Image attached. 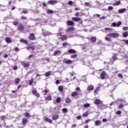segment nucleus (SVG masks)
<instances>
[{
  "label": "nucleus",
  "instance_id": "nucleus-1",
  "mask_svg": "<svg viewBox=\"0 0 128 128\" xmlns=\"http://www.w3.org/2000/svg\"><path fill=\"white\" fill-rule=\"evenodd\" d=\"M106 36H109L110 38H118V34L111 33L107 34Z\"/></svg>",
  "mask_w": 128,
  "mask_h": 128
},
{
  "label": "nucleus",
  "instance_id": "nucleus-2",
  "mask_svg": "<svg viewBox=\"0 0 128 128\" xmlns=\"http://www.w3.org/2000/svg\"><path fill=\"white\" fill-rule=\"evenodd\" d=\"M106 76V72L103 71L100 75V78L101 80H105Z\"/></svg>",
  "mask_w": 128,
  "mask_h": 128
},
{
  "label": "nucleus",
  "instance_id": "nucleus-3",
  "mask_svg": "<svg viewBox=\"0 0 128 128\" xmlns=\"http://www.w3.org/2000/svg\"><path fill=\"white\" fill-rule=\"evenodd\" d=\"M32 94H34L35 96H36L37 98H40V94L38 92V91H36V90H32Z\"/></svg>",
  "mask_w": 128,
  "mask_h": 128
},
{
  "label": "nucleus",
  "instance_id": "nucleus-4",
  "mask_svg": "<svg viewBox=\"0 0 128 128\" xmlns=\"http://www.w3.org/2000/svg\"><path fill=\"white\" fill-rule=\"evenodd\" d=\"M62 62L64 64H70L72 62V61L70 60H68L67 58H64L62 60Z\"/></svg>",
  "mask_w": 128,
  "mask_h": 128
},
{
  "label": "nucleus",
  "instance_id": "nucleus-5",
  "mask_svg": "<svg viewBox=\"0 0 128 128\" xmlns=\"http://www.w3.org/2000/svg\"><path fill=\"white\" fill-rule=\"evenodd\" d=\"M67 26H74V22L72 20H68L66 22Z\"/></svg>",
  "mask_w": 128,
  "mask_h": 128
},
{
  "label": "nucleus",
  "instance_id": "nucleus-6",
  "mask_svg": "<svg viewBox=\"0 0 128 128\" xmlns=\"http://www.w3.org/2000/svg\"><path fill=\"white\" fill-rule=\"evenodd\" d=\"M74 27L71 26L69 27L66 30V32H74Z\"/></svg>",
  "mask_w": 128,
  "mask_h": 128
},
{
  "label": "nucleus",
  "instance_id": "nucleus-7",
  "mask_svg": "<svg viewBox=\"0 0 128 128\" xmlns=\"http://www.w3.org/2000/svg\"><path fill=\"white\" fill-rule=\"evenodd\" d=\"M57 2H58V1L56 0H50L48 1V4H52V6H54V4H56Z\"/></svg>",
  "mask_w": 128,
  "mask_h": 128
},
{
  "label": "nucleus",
  "instance_id": "nucleus-8",
  "mask_svg": "<svg viewBox=\"0 0 128 128\" xmlns=\"http://www.w3.org/2000/svg\"><path fill=\"white\" fill-rule=\"evenodd\" d=\"M60 38L62 42H64V40H68V36L66 35H62Z\"/></svg>",
  "mask_w": 128,
  "mask_h": 128
},
{
  "label": "nucleus",
  "instance_id": "nucleus-9",
  "mask_svg": "<svg viewBox=\"0 0 128 128\" xmlns=\"http://www.w3.org/2000/svg\"><path fill=\"white\" fill-rule=\"evenodd\" d=\"M21 64L24 68H28L30 66V64L28 63H26V62H21Z\"/></svg>",
  "mask_w": 128,
  "mask_h": 128
},
{
  "label": "nucleus",
  "instance_id": "nucleus-10",
  "mask_svg": "<svg viewBox=\"0 0 128 128\" xmlns=\"http://www.w3.org/2000/svg\"><path fill=\"white\" fill-rule=\"evenodd\" d=\"M5 40H6V42H7V44H10V42H12V38H10L8 37H6L5 38Z\"/></svg>",
  "mask_w": 128,
  "mask_h": 128
},
{
  "label": "nucleus",
  "instance_id": "nucleus-11",
  "mask_svg": "<svg viewBox=\"0 0 128 128\" xmlns=\"http://www.w3.org/2000/svg\"><path fill=\"white\" fill-rule=\"evenodd\" d=\"M44 120H45V122H49V124L52 123V120L48 118V117L44 118Z\"/></svg>",
  "mask_w": 128,
  "mask_h": 128
},
{
  "label": "nucleus",
  "instance_id": "nucleus-12",
  "mask_svg": "<svg viewBox=\"0 0 128 128\" xmlns=\"http://www.w3.org/2000/svg\"><path fill=\"white\" fill-rule=\"evenodd\" d=\"M18 30L20 32H22L24 30V27L22 25H18Z\"/></svg>",
  "mask_w": 128,
  "mask_h": 128
},
{
  "label": "nucleus",
  "instance_id": "nucleus-13",
  "mask_svg": "<svg viewBox=\"0 0 128 128\" xmlns=\"http://www.w3.org/2000/svg\"><path fill=\"white\" fill-rule=\"evenodd\" d=\"M94 102L95 104H100L102 103V101L100 99H96L94 100Z\"/></svg>",
  "mask_w": 128,
  "mask_h": 128
},
{
  "label": "nucleus",
  "instance_id": "nucleus-14",
  "mask_svg": "<svg viewBox=\"0 0 128 128\" xmlns=\"http://www.w3.org/2000/svg\"><path fill=\"white\" fill-rule=\"evenodd\" d=\"M118 54L114 53L113 54V55L112 56V58L114 60H118Z\"/></svg>",
  "mask_w": 128,
  "mask_h": 128
},
{
  "label": "nucleus",
  "instance_id": "nucleus-15",
  "mask_svg": "<svg viewBox=\"0 0 128 128\" xmlns=\"http://www.w3.org/2000/svg\"><path fill=\"white\" fill-rule=\"evenodd\" d=\"M28 39L30 40H34V34H30V37H28Z\"/></svg>",
  "mask_w": 128,
  "mask_h": 128
},
{
  "label": "nucleus",
  "instance_id": "nucleus-16",
  "mask_svg": "<svg viewBox=\"0 0 128 128\" xmlns=\"http://www.w3.org/2000/svg\"><path fill=\"white\" fill-rule=\"evenodd\" d=\"M126 8H124L122 9H119L118 10V12H119L120 14H122L124 12H126Z\"/></svg>",
  "mask_w": 128,
  "mask_h": 128
},
{
  "label": "nucleus",
  "instance_id": "nucleus-17",
  "mask_svg": "<svg viewBox=\"0 0 128 128\" xmlns=\"http://www.w3.org/2000/svg\"><path fill=\"white\" fill-rule=\"evenodd\" d=\"M72 20H74V22H80V18H76V17H73L72 18Z\"/></svg>",
  "mask_w": 128,
  "mask_h": 128
},
{
  "label": "nucleus",
  "instance_id": "nucleus-18",
  "mask_svg": "<svg viewBox=\"0 0 128 128\" xmlns=\"http://www.w3.org/2000/svg\"><path fill=\"white\" fill-rule=\"evenodd\" d=\"M60 50H56L54 53V56H56L57 54H60Z\"/></svg>",
  "mask_w": 128,
  "mask_h": 128
},
{
  "label": "nucleus",
  "instance_id": "nucleus-19",
  "mask_svg": "<svg viewBox=\"0 0 128 128\" xmlns=\"http://www.w3.org/2000/svg\"><path fill=\"white\" fill-rule=\"evenodd\" d=\"M94 86H88L87 88V90H94Z\"/></svg>",
  "mask_w": 128,
  "mask_h": 128
},
{
  "label": "nucleus",
  "instance_id": "nucleus-20",
  "mask_svg": "<svg viewBox=\"0 0 128 128\" xmlns=\"http://www.w3.org/2000/svg\"><path fill=\"white\" fill-rule=\"evenodd\" d=\"M68 52L70 54H76V51L74 50L70 49L68 50Z\"/></svg>",
  "mask_w": 128,
  "mask_h": 128
},
{
  "label": "nucleus",
  "instance_id": "nucleus-21",
  "mask_svg": "<svg viewBox=\"0 0 128 128\" xmlns=\"http://www.w3.org/2000/svg\"><path fill=\"white\" fill-rule=\"evenodd\" d=\"M20 82V80L18 78H16L14 80V84H18Z\"/></svg>",
  "mask_w": 128,
  "mask_h": 128
},
{
  "label": "nucleus",
  "instance_id": "nucleus-22",
  "mask_svg": "<svg viewBox=\"0 0 128 128\" xmlns=\"http://www.w3.org/2000/svg\"><path fill=\"white\" fill-rule=\"evenodd\" d=\"M58 118V115H54L52 117V120H56Z\"/></svg>",
  "mask_w": 128,
  "mask_h": 128
},
{
  "label": "nucleus",
  "instance_id": "nucleus-23",
  "mask_svg": "<svg viewBox=\"0 0 128 128\" xmlns=\"http://www.w3.org/2000/svg\"><path fill=\"white\" fill-rule=\"evenodd\" d=\"M92 42H96V38L94 36L90 38Z\"/></svg>",
  "mask_w": 128,
  "mask_h": 128
},
{
  "label": "nucleus",
  "instance_id": "nucleus-24",
  "mask_svg": "<svg viewBox=\"0 0 128 128\" xmlns=\"http://www.w3.org/2000/svg\"><path fill=\"white\" fill-rule=\"evenodd\" d=\"M101 122L100 120H96L95 122V126H100Z\"/></svg>",
  "mask_w": 128,
  "mask_h": 128
},
{
  "label": "nucleus",
  "instance_id": "nucleus-25",
  "mask_svg": "<svg viewBox=\"0 0 128 128\" xmlns=\"http://www.w3.org/2000/svg\"><path fill=\"white\" fill-rule=\"evenodd\" d=\"M26 122H28V118H24L22 120V124H26Z\"/></svg>",
  "mask_w": 128,
  "mask_h": 128
},
{
  "label": "nucleus",
  "instance_id": "nucleus-26",
  "mask_svg": "<svg viewBox=\"0 0 128 128\" xmlns=\"http://www.w3.org/2000/svg\"><path fill=\"white\" fill-rule=\"evenodd\" d=\"M52 34L50 32H44L43 33L44 36H50Z\"/></svg>",
  "mask_w": 128,
  "mask_h": 128
},
{
  "label": "nucleus",
  "instance_id": "nucleus-27",
  "mask_svg": "<svg viewBox=\"0 0 128 128\" xmlns=\"http://www.w3.org/2000/svg\"><path fill=\"white\" fill-rule=\"evenodd\" d=\"M20 42H23V44H28V41L26 40H24V39H20Z\"/></svg>",
  "mask_w": 128,
  "mask_h": 128
},
{
  "label": "nucleus",
  "instance_id": "nucleus-28",
  "mask_svg": "<svg viewBox=\"0 0 128 128\" xmlns=\"http://www.w3.org/2000/svg\"><path fill=\"white\" fill-rule=\"evenodd\" d=\"M128 32H126L124 33H123L122 36H124V38H128Z\"/></svg>",
  "mask_w": 128,
  "mask_h": 128
},
{
  "label": "nucleus",
  "instance_id": "nucleus-29",
  "mask_svg": "<svg viewBox=\"0 0 128 128\" xmlns=\"http://www.w3.org/2000/svg\"><path fill=\"white\" fill-rule=\"evenodd\" d=\"M45 76H46V78H48V76H50V72H46L44 74Z\"/></svg>",
  "mask_w": 128,
  "mask_h": 128
},
{
  "label": "nucleus",
  "instance_id": "nucleus-30",
  "mask_svg": "<svg viewBox=\"0 0 128 128\" xmlns=\"http://www.w3.org/2000/svg\"><path fill=\"white\" fill-rule=\"evenodd\" d=\"M34 83V79H31L29 80L28 84L29 86H32Z\"/></svg>",
  "mask_w": 128,
  "mask_h": 128
},
{
  "label": "nucleus",
  "instance_id": "nucleus-31",
  "mask_svg": "<svg viewBox=\"0 0 128 128\" xmlns=\"http://www.w3.org/2000/svg\"><path fill=\"white\" fill-rule=\"evenodd\" d=\"M24 116L26 118H30V114L28 112H26Z\"/></svg>",
  "mask_w": 128,
  "mask_h": 128
},
{
  "label": "nucleus",
  "instance_id": "nucleus-32",
  "mask_svg": "<svg viewBox=\"0 0 128 128\" xmlns=\"http://www.w3.org/2000/svg\"><path fill=\"white\" fill-rule=\"evenodd\" d=\"M70 57H71L72 58H78V54H74L73 55H72L70 56Z\"/></svg>",
  "mask_w": 128,
  "mask_h": 128
},
{
  "label": "nucleus",
  "instance_id": "nucleus-33",
  "mask_svg": "<svg viewBox=\"0 0 128 128\" xmlns=\"http://www.w3.org/2000/svg\"><path fill=\"white\" fill-rule=\"evenodd\" d=\"M47 14H54V10H48L46 11Z\"/></svg>",
  "mask_w": 128,
  "mask_h": 128
},
{
  "label": "nucleus",
  "instance_id": "nucleus-34",
  "mask_svg": "<svg viewBox=\"0 0 128 128\" xmlns=\"http://www.w3.org/2000/svg\"><path fill=\"white\" fill-rule=\"evenodd\" d=\"M60 100H62V98H57L56 99V102H58V104H59V102H60Z\"/></svg>",
  "mask_w": 128,
  "mask_h": 128
},
{
  "label": "nucleus",
  "instance_id": "nucleus-35",
  "mask_svg": "<svg viewBox=\"0 0 128 128\" xmlns=\"http://www.w3.org/2000/svg\"><path fill=\"white\" fill-rule=\"evenodd\" d=\"M72 96H78V92H74L71 94Z\"/></svg>",
  "mask_w": 128,
  "mask_h": 128
},
{
  "label": "nucleus",
  "instance_id": "nucleus-36",
  "mask_svg": "<svg viewBox=\"0 0 128 128\" xmlns=\"http://www.w3.org/2000/svg\"><path fill=\"white\" fill-rule=\"evenodd\" d=\"M122 100H124L122 99H118L116 101V102H118V104H122Z\"/></svg>",
  "mask_w": 128,
  "mask_h": 128
},
{
  "label": "nucleus",
  "instance_id": "nucleus-37",
  "mask_svg": "<svg viewBox=\"0 0 128 128\" xmlns=\"http://www.w3.org/2000/svg\"><path fill=\"white\" fill-rule=\"evenodd\" d=\"M120 0L116 1V2L114 3V5H115V6H120Z\"/></svg>",
  "mask_w": 128,
  "mask_h": 128
},
{
  "label": "nucleus",
  "instance_id": "nucleus-38",
  "mask_svg": "<svg viewBox=\"0 0 128 128\" xmlns=\"http://www.w3.org/2000/svg\"><path fill=\"white\" fill-rule=\"evenodd\" d=\"M58 88L59 92H63L64 90V88H62V86H60Z\"/></svg>",
  "mask_w": 128,
  "mask_h": 128
},
{
  "label": "nucleus",
  "instance_id": "nucleus-39",
  "mask_svg": "<svg viewBox=\"0 0 128 128\" xmlns=\"http://www.w3.org/2000/svg\"><path fill=\"white\" fill-rule=\"evenodd\" d=\"M66 104H70V98H67L66 100Z\"/></svg>",
  "mask_w": 128,
  "mask_h": 128
},
{
  "label": "nucleus",
  "instance_id": "nucleus-40",
  "mask_svg": "<svg viewBox=\"0 0 128 128\" xmlns=\"http://www.w3.org/2000/svg\"><path fill=\"white\" fill-rule=\"evenodd\" d=\"M88 116V112H86L82 114V116H84V117H86V116Z\"/></svg>",
  "mask_w": 128,
  "mask_h": 128
},
{
  "label": "nucleus",
  "instance_id": "nucleus-41",
  "mask_svg": "<svg viewBox=\"0 0 128 128\" xmlns=\"http://www.w3.org/2000/svg\"><path fill=\"white\" fill-rule=\"evenodd\" d=\"M105 40H106V42H110L112 40V38L108 37L105 38Z\"/></svg>",
  "mask_w": 128,
  "mask_h": 128
},
{
  "label": "nucleus",
  "instance_id": "nucleus-42",
  "mask_svg": "<svg viewBox=\"0 0 128 128\" xmlns=\"http://www.w3.org/2000/svg\"><path fill=\"white\" fill-rule=\"evenodd\" d=\"M100 108H104V104L101 102L100 104Z\"/></svg>",
  "mask_w": 128,
  "mask_h": 128
},
{
  "label": "nucleus",
  "instance_id": "nucleus-43",
  "mask_svg": "<svg viewBox=\"0 0 128 128\" xmlns=\"http://www.w3.org/2000/svg\"><path fill=\"white\" fill-rule=\"evenodd\" d=\"M64 114H66V112H68V109L64 108L62 110Z\"/></svg>",
  "mask_w": 128,
  "mask_h": 128
},
{
  "label": "nucleus",
  "instance_id": "nucleus-44",
  "mask_svg": "<svg viewBox=\"0 0 128 128\" xmlns=\"http://www.w3.org/2000/svg\"><path fill=\"white\" fill-rule=\"evenodd\" d=\"M120 26H122V22L119 21L117 22V28H118Z\"/></svg>",
  "mask_w": 128,
  "mask_h": 128
},
{
  "label": "nucleus",
  "instance_id": "nucleus-45",
  "mask_svg": "<svg viewBox=\"0 0 128 128\" xmlns=\"http://www.w3.org/2000/svg\"><path fill=\"white\" fill-rule=\"evenodd\" d=\"M84 4L86 6L90 7V2H86Z\"/></svg>",
  "mask_w": 128,
  "mask_h": 128
},
{
  "label": "nucleus",
  "instance_id": "nucleus-46",
  "mask_svg": "<svg viewBox=\"0 0 128 128\" xmlns=\"http://www.w3.org/2000/svg\"><path fill=\"white\" fill-rule=\"evenodd\" d=\"M98 90H100V88L98 87V88L94 90V94H96V92H98Z\"/></svg>",
  "mask_w": 128,
  "mask_h": 128
},
{
  "label": "nucleus",
  "instance_id": "nucleus-47",
  "mask_svg": "<svg viewBox=\"0 0 128 128\" xmlns=\"http://www.w3.org/2000/svg\"><path fill=\"white\" fill-rule=\"evenodd\" d=\"M20 18H21V20H28V17L26 16H22Z\"/></svg>",
  "mask_w": 128,
  "mask_h": 128
},
{
  "label": "nucleus",
  "instance_id": "nucleus-48",
  "mask_svg": "<svg viewBox=\"0 0 128 128\" xmlns=\"http://www.w3.org/2000/svg\"><path fill=\"white\" fill-rule=\"evenodd\" d=\"M13 24H14V26H18V22H17V21L13 22Z\"/></svg>",
  "mask_w": 128,
  "mask_h": 128
},
{
  "label": "nucleus",
  "instance_id": "nucleus-49",
  "mask_svg": "<svg viewBox=\"0 0 128 128\" xmlns=\"http://www.w3.org/2000/svg\"><path fill=\"white\" fill-rule=\"evenodd\" d=\"M52 100V96H49L47 98H46V100Z\"/></svg>",
  "mask_w": 128,
  "mask_h": 128
},
{
  "label": "nucleus",
  "instance_id": "nucleus-50",
  "mask_svg": "<svg viewBox=\"0 0 128 128\" xmlns=\"http://www.w3.org/2000/svg\"><path fill=\"white\" fill-rule=\"evenodd\" d=\"M90 104H84V108H88L90 106Z\"/></svg>",
  "mask_w": 128,
  "mask_h": 128
},
{
  "label": "nucleus",
  "instance_id": "nucleus-51",
  "mask_svg": "<svg viewBox=\"0 0 128 128\" xmlns=\"http://www.w3.org/2000/svg\"><path fill=\"white\" fill-rule=\"evenodd\" d=\"M108 10H114V7L112 6H109L108 7Z\"/></svg>",
  "mask_w": 128,
  "mask_h": 128
},
{
  "label": "nucleus",
  "instance_id": "nucleus-52",
  "mask_svg": "<svg viewBox=\"0 0 128 128\" xmlns=\"http://www.w3.org/2000/svg\"><path fill=\"white\" fill-rule=\"evenodd\" d=\"M118 108H124V104H120L118 106Z\"/></svg>",
  "mask_w": 128,
  "mask_h": 128
},
{
  "label": "nucleus",
  "instance_id": "nucleus-53",
  "mask_svg": "<svg viewBox=\"0 0 128 128\" xmlns=\"http://www.w3.org/2000/svg\"><path fill=\"white\" fill-rule=\"evenodd\" d=\"M122 42H124L126 44H128V40H122Z\"/></svg>",
  "mask_w": 128,
  "mask_h": 128
},
{
  "label": "nucleus",
  "instance_id": "nucleus-54",
  "mask_svg": "<svg viewBox=\"0 0 128 128\" xmlns=\"http://www.w3.org/2000/svg\"><path fill=\"white\" fill-rule=\"evenodd\" d=\"M23 14H28V11L26 10H24L22 12Z\"/></svg>",
  "mask_w": 128,
  "mask_h": 128
},
{
  "label": "nucleus",
  "instance_id": "nucleus-55",
  "mask_svg": "<svg viewBox=\"0 0 128 128\" xmlns=\"http://www.w3.org/2000/svg\"><path fill=\"white\" fill-rule=\"evenodd\" d=\"M14 50L16 52H20V49L18 47H15Z\"/></svg>",
  "mask_w": 128,
  "mask_h": 128
},
{
  "label": "nucleus",
  "instance_id": "nucleus-56",
  "mask_svg": "<svg viewBox=\"0 0 128 128\" xmlns=\"http://www.w3.org/2000/svg\"><path fill=\"white\" fill-rule=\"evenodd\" d=\"M56 34V36H62V32L58 33Z\"/></svg>",
  "mask_w": 128,
  "mask_h": 128
},
{
  "label": "nucleus",
  "instance_id": "nucleus-57",
  "mask_svg": "<svg viewBox=\"0 0 128 128\" xmlns=\"http://www.w3.org/2000/svg\"><path fill=\"white\" fill-rule=\"evenodd\" d=\"M118 77L120 78H122V74H118Z\"/></svg>",
  "mask_w": 128,
  "mask_h": 128
},
{
  "label": "nucleus",
  "instance_id": "nucleus-58",
  "mask_svg": "<svg viewBox=\"0 0 128 128\" xmlns=\"http://www.w3.org/2000/svg\"><path fill=\"white\" fill-rule=\"evenodd\" d=\"M116 114H122V111L118 110V111L116 112Z\"/></svg>",
  "mask_w": 128,
  "mask_h": 128
},
{
  "label": "nucleus",
  "instance_id": "nucleus-59",
  "mask_svg": "<svg viewBox=\"0 0 128 128\" xmlns=\"http://www.w3.org/2000/svg\"><path fill=\"white\" fill-rule=\"evenodd\" d=\"M112 26L114 27L117 26V24L116 22H113L112 23Z\"/></svg>",
  "mask_w": 128,
  "mask_h": 128
},
{
  "label": "nucleus",
  "instance_id": "nucleus-60",
  "mask_svg": "<svg viewBox=\"0 0 128 128\" xmlns=\"http://www.w3.org/2000/svg\"><path fill=\"white\" fill-rule=\"evenodd\" d=\"M73 2L72 1H69L68 2V4H69V6H72V4Z\"/></svg>",
  "mask_w": 128,
  "mask_h": 128
},
{
  "label": "nucleus",
  "instance_id": "nucleus-61",
  "mask_svg": "<svg viewBox=\"0 0 128 128\" xmlns=\"http://www.w3.org/2000/svg\"><path fill=\"white\" fill-rule=\"evenodd\" d=\"M122 30H128V27H124V28H122Z\"/></svg>",
  "mask_w": 128,
  "mask_h": 128
},
{
  "label": "nucleus",
  "instance_id": "nucleus-62",
  "mask_svg": "<svg viewBox=\"0 0 128 128\" xmlns=\"http://www.w3.org/2000/svg\"><path fill=\"white\" fill-rule=\"evenodd\" d=\"M76 118H77V120H82V116H78L76 117Z\"/></svg>",
  "mask_w": 128,
  "mask_h": 128
},
{
  "label": "nucleus",
  "instance_id": "nucleus-63",
  "mask_svg": "<svg viewBox=\"0 0 128 128\" xmlns=\"http://www.w3.org/2000/svg\"><path fill=\"white\" fill-rule=\"evenodd\" d=\"M62 30H64V28H59L58 32H62Z\"/></svg>",
  "mask_w": 128,
  "mask_h": 128
},
{
  "label": "nucleus",
  "instance_id": "nucleus-64",
  "mask_svg": "<svg viewBox=\"0 0 128 128\" xmlns=\"http://www.w3.org/2000/svg\"><path fill=\"white\" fill-rule=\"evenodd\" d=\"M26 50H28L29 52H30V46H27Z\"/></svg>",
  "mask_w": 128,
  "mask_h": 128
}]
</instances>
